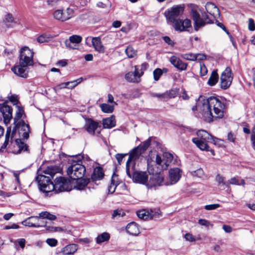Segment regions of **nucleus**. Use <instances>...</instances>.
Returning a JSON list of instances; mask_svg holds the SVG:
<instances>
[{"instance_id": "4", "label": "nucleus", "mask_w": 255, "mask_h": 255, "mask_svg": "<svg viewBox=\"0 0 255 255\" xmlns=\"http://www.w3.org/2000/svg\"><path fill=\"white\" fill-rule=\"evenodd\" d=\"M185 7L184 4H180L167 9L164 12L167 21L174 24L176 21L177 18L183 14Z\"/></svg>"}, {"instance_id": "16", "label": "nucleus", "mask_w": 255, "mask_h": 255, "mask_svg": "<svg viewBox=\"0 0 255 255\" xmlns=\"http://www.w3.org/2000/svg\"><path fill=\"white\" fill-rule=\"evenodd\" d=\"M11 71L17 76L26 79L28 77L29 67L18 64L11 68Z\"/></svg>"}, {"instance_id": "21", "label": "nucleus", "mask_w": 255, "mask_h": 255, "mask_svg": "<svg viewBox=\"0 0 255 255\" xmlns=\"http://www.w3.org/2000/svg\"><path fill=\"white\" fill-rule=\"evenodd\" d=\"M169 61L174 67L180 71H184L186 70L187 63L182 61L179 58L172 56L170 58Z\"/></svg>"}, {"instance_id": "32", "label": "nucleus", "mask_w": 255, "mask_h": 255, "mask_svg": "<svg viewBox=\"0 0 255 255\" xmlns=\"http://www.w3.org/2000/svg\"><path fill=\"white\" fill-rule=\"evenodd\" d=\"M56 36V35H52L49 33H42V34L37 38V41L39 43L48 42L51 41L53 38Z\"/></svg>"}, {"instance_id": "49", "label": "nucleus", "mask_w": 255, "mask_h": 255, "mask_svg": "<svg viewBox=\"0 0 255 255\" xmlns=\"http://www.w3.org/2000/svg\"><path fill=\"white\" fill-rule=\"evenodd\" d=\"M190 173L193 176L201 177L204 174V171L202 168H199L196 170L190 171Z\"/></svg>"}, {"instance_id": "44", "label": "nucleus", "mask_w": 255, "mask_h": 255, "mask_svg": "<svg viewBox=\"0 0 255 255\" xmlns=\"http://www.w3.org/2000/svg\"><path fill=\"white\" fill-rule=\"evenodd\" d=\"M215 180L218 182V185H224L226 187H229V183L228 182L225 181V178L219 174H218L215 177Z\"/></svg>"}, {"instance_id": "12", "label": "nucleus", "mask_w": 255, "mask_h": 255, "mask_svg": "<svg viewBox=\"0 0 255 255\" xmlns=\"http://www.w3.org/2000/svg\"><path fill=\"white\" fill-rule=\"evenodd\" d=\"M173 26L176 31H190L192 29V22L190 19H177L176 21L173 24Z\"/></svg>"}, {"instance_id": "24", "label": "nucleus", "mask_w": 255, "mask_h": 255, "mask_svg": "<svg viewBox=\"0 0 255 255\" xmlns=\"http://www.w3.org/2000/svg\"><path fill=\"white\" fill-rule=\"evenodd\" d=\"M206 10L211 15L215 18L220 16L219 10L212 2H207L205 5Z\"/></svg>"}, {"instance_id": "15", "label": "nucleus", "mask_w": 255, "mask_h": 255, "mask_svg": "<svg viewBox=\"0 0 255 255\" xmlns=\"http://www.w3.org/2000/svg\"><path fill=\"white\" fill-rule=\"evenodd\" d=\"M0 111L3 116V122L7 125L12 118V109L3 103L0 104Z\"/></svg>"}, {"instance_id": "11", "label": "nucleus", "mask_w": 255, "mask_h": 255, "mask_svg": "<svg viewBox=\"0 0 255 255\" xmlns=\"http://www.w3.org/2000/svg\"><path fill=\"white\" fill-rule=\"evenodd\" d=\"M130 174L133 182L139 183L143 185H145L148 183V176L146 172L137 171L135 169L132 170L130 169Z\"/></svg>"}, {"instance_id": "2", "label": "nucleus", "mask_w": 255, "mask_h": 255, "mask_svg": "<svg viewBox=\"0 0 255 255\" xmlns=\"http://www.w3.org/2000/svg\"><path fill=\"white\" fill-rule=\"evenodd\" d=\"M61 169L57 165L48 166L42 172L44 175L38 174L36 177V180L38 182V187L40 191L44 193H48L52 191V189H48L50 185H53L51 178L53 179L56 173H60Z\"/></svg>"}, {"instance_id": "58", "label": "nucleus", "mask_w": 255, "mask_h": 255, "mask_svg": "<svg viewBox=\"0 0 255 255\" xmlns=\"http://www.w3.org/2000/svg\"><path fill=\"white\" fill-rule=\"evenodd\" d=\"M198 224H200V225L204 226L207 227L210 225L213 226L209 221L206 219H200L198 220Z\"/></svg>"}, {"instance_id": "54", "label": "nucleus", "mask_w": 255, "mask_h": 255, "mask_svg": "<svg viewBox=\"0 0 255 255\" xmlns=\"http://www.w3.org/2000/svg\"><path fill=\"white\" fill-rule=\"evenodd\" d=\"M46 243L50 247H55L58 243L57 240L54 238H48L46 241Z\"/></svg>"}, {"instance_id": "48", "label": "nucleus", "mask_w": 255, "mask_h": 255, "mask_svg": "<svg viewBox=\"0 0 255 255\" xmlns=\"http://www.w3.org/2000/svg\"><path fill=\"white\" fill-rule=\"evenodd\" d=\"M182 57L185 60L189 61H195L196 60V57H195V54L193 53H186L182 55Z\"/></svg>"}, {"instance_id": "38", "label": "nucleus", "mask_w": 255, "mask_h": 255, "mask_svg": "<svg viewBox=\"0 0 255 255\" xmlns=\"http://www.w3.org/2000/svg\"><path fill=\"white\" fill-rule=\"evenodd\" d=\"M219 76L217 71V70H214L211 73L210 78L207 82V84L211 86H213L217 84Z\"/></svg>"}, {"instance_id": "34", "label": "nucleus", "mask_w": 255, "mask_h": 255, "mask_svg": "<svg viewBox=\"0 0 255 255\" xmlns=\"http://www.w3.org/2000/svg\"><path fill=\"white\" fill-rule=\"evenodd\" d=\"M36 219L41 218L42 219H47L50 221H54L57 219L55 215L51 214L47 211H43L39 213L38 216H35Z\"/></svg>"}, {"instance_id": "7", "label": "nucleus", "mask_w": 255, "mask_h": 255, "mask_svg": "<svg viewBox=\"0 0 255 255\" xmlns=\"http://www.w3.org/2000/svg\"><path fill=\"white\" fill-rule=\"evenodd\" d=\"M33 55V52L28 47H22L19 50L18 63L27 67L33 66L34 64Z\"/></svg>"}, {"instance_id": "39", "label": "nucleus", "mask_w": 255, "mask_h": 255, "mask_svg": "<svg viewBox=\"0 0 255 255\" xmlns=\"http://www.w3.org/2000/svg\"><path fill=\"white\" fill-rule=\"evenodd\" d=\"M16 108L17 109L13 119V124L18 123L20 120H22L21 119L24 113V109L22 107L17 105Z\"/></svg>"}, {"instance_id": "37", "label": "nucleus", "mask_w": 255, "mask_h": 255, "mask_svg": "<svg viewBox=\"0 0 255 255\" xmlns=\"http://www.w3.org/2000/svg\"><path fill=\"white\" fill-rule=\"evenodd\" d=\"M179 91V89L172 88L164 92L166 101L170 99L175 98L178 95Z\"/></svg>"}, {"instance_id": "19", "label": "nucleus", "mask_w": 255, "mask_h": 255, "mask_svg": "<svg viewBox=\"0 0 255 255\" xmlns=\"http://www.w3.org/2000/svg\"><path fill=\"white\" fill-rule=\"evenodd\" d=\"M140 76L138 66H134V72H129L125 75V79L129 82L139 83L140 82Z\"/></svg>"}, {"instance_id": "25", "label": "nucleus", "mask_w": 255, "mask_h": 255, "mask_svg": "<svg viewBox=\"0 0 255 255\" xmlns=\"http://www.w3.org/2000/svg\"><path fill=\"white\" fill-rule=\"evenodd\" d=\"M105 174L101 167H96L94 169L93 172L91 175V180L93 182L96 181L102 180Z\"/></svg>"}, {"instance_id": "29", "label": "nucleus", "mask_w": 255, "mask_h": 255, "mask_svg": "<svg viewBox=\"0 0 255 255\" xmlns=\"http://www.w3.org/2000/svg\"><path fill=\"white\" fill-rule=\"evenodd\" d=\"M103 126L104 128H112L116 125L115 117L114 115L103 119Z\"/></svg>"}, {"instance_id": "27", "label": "nucleus", "mask_w": 255, "mask_h": 255, "mask_svg": "<svg viewBox=\"0 0 255 255\" xmlns=\"http://www.w3.org/2000/svg\"><path fill=\"white\" fill-rule=\"evenodd\" d=\"M78 249L76 244H69L62 248L59 253H61L64 255H70L74 254Z\"/></svg>"}, {"instance_id": "1", "label": "nucleus", "mask_w": 255, "mask_h": 255, "mask_svg": "<svg viewBox=\"0 0 255 255\" xmlns=\"http://www.w3.org/2000/svg\"><path fill=\"white\" fill-rule=\"evenodd\" d=\"M227 106L226 99L220 96H210L204 99L200 106V111L203 120L210 123L213 119L223 118Z\"/></svg>"}, {"instance_id": "26", "label": "nucleus", "mask_w": 255, "mask_h": 255, "mask_svg": "<svg viewBox=\"0 0 255 255\" xmlns=\"http://www.w3.org/2000/svg\"><path fill=\"white\" fill-rule=\"evenodd\" d=\"M127 232L133 236H137L140 233L137 224L134 222L128 223L126 227Z\"/></svg>"}, {"instance_id": "5", "label": "nucleus", "mask_w": 255, "mask_h": 255, "mask_svg": "<svg viewBox=\"0 0 255 255\" xmlns=\"http://www.w3.org/2000/svg\"><path fill=\"white\" fill-rule=\"evenodd\" d=\"M191 14L194 22V29L195 31H198L206 24L212 22V20L209 19L207 15L205 13H202L201 17L197 11L193 8L191 9Z\"/></svg>"}, {"instance_id": "53", "label": "nucleus", "mask_w": 255, "mask_h": 255, "mask_svg": "<svg viewBox=\"0 0 255 255\" xmlns=\"http://www.w3.org/2000/svg\"><path fill=\"white\" fill-rule=\"evenodd\" d=\"M125 215V214L122 211V210H115L112 214V218H115V217H123Z\"/></svg>"}, {"instance_id": "14", "label": "nucleus", "mask_w": 255, "mask_h": 255, "mask_svg": "<svg viewBox=\"0 0 255 255\" xmlns=\"http://www.w3.org/2000/svg\"><path fill=\"white\" fill-rule=\"evenodd\" d=\"M152 176H151L149 178L148 183L146 184V187L148 189H152L156 186H160L163 185H165L167 184L166 183H164V178L160 174H153V173H152Z\"/></svg>"}, {"instance_id": "46", "label": "nucleus", "mask_w": 255, "mask_h": 255, "mask_svg": "<svg viewBox=\"0 0 255 255\" xmlns=\"http://www.w3.org/2000/svg\"><path fill=\"white\" fill-rule=\"evenodd\" d=\"M125 52L128 58H133L136 55V51L130 46L127 47Z\"/></svg>"}, {"instance_id": "60", "label": "nucleus", "mask_w": 255, "mask_h": 255, "mask_svg": "<svg viewBox=\"0 0 255 255\" xmlns=\"http://www.w3.org/2000/svg\"><path fill=\"white\" fill-rule=\"evenodd\" d=\"M208 70L204 64H200V75L201 76H203L206 75L207 73Z\"/></svg>"}, {"instance_id": "31", "label": "nucleus", "mask_w": 255, "mask_h": 255, "mask_svg": "<svg viewBox=\"0 0 255 255\" xmlns=\"http://www.w3.org/2000/svg\"><path fill=\"white\" fill-rule=\"evenodd\" d=\"M192 140L201 150L205 151L209 150V146L207 144L208 141L198 140V138H193Z\"/></svg>"}, {"instance_id": "42", "label": "nucleus", "mask_w": 255, "mask_h": 255, "mask_svg": "<svg viewBox=\"0 0 255 255\" xmlns=\"http://www.w3.org/2000/svg\"><path fill=\"white\" fill-rule=\"evenodd\" d=\"M64 20H67L72 17L74 14V10L73 9L68 7L64 11L63 10Z\"/></svg>"}, {"instance_id": "64", "label": "nucleus", "mask_w": 255, "mask_h": 255, "mask_svg": "<svg viewBox=\"0 0 255 255\" xmlns=\"http://www.w3.org/2000/svg\"><path fill=\"white\" fill-rule=\"evenodd\" d=\"M162 38L164 42L167 43L168 45L172 46L174 45V42L172 40H171L169 37L165 36H163Z\"/></svg>"}, {"instance_id": "50", "label": "nucleus", "mask_w": 255, "mask_h": 255, "mask_svg": "<svg viewBox=\"0 0 255 255\" xmlns=\"http://www.w3.org/2000/svg\"><path fill=\"white\" fill-rule=\"evenodd\" d=\"M150 95L152 97H156L159 99L161 101H166L165 97V93H150Z\"/></svg>"}, {"instance_id": "23", "label": "nucleus", "mask_w": 255, "mask_h": 255, "mask_svg": "<svg viewBox=\"0 0 255 255\" xmlns=\"http://www.w3.org/2000/svg\"><path fill=\"white\" fill-rule=\"evenodd\" d=\"M11 127H8L6 129V134L5 135V140L3 144L0 148V152H3L4 149L8 146V148H10L11 145L13 143V138L11 141Z\"/></svg>"}, {"instance_id": "18", "label": "nucleus", "mask_w": 255, "mask_h": 255, "mask_svg": "<svg viewBox=\"0 0 255 255\" xmlns=\"http://www.w3.org/2000/svg\"><path fill=\"white\" fill-rule=\"evenodd\" d=\"M182 171L179 168H174L169 170L170 182H167L166 185H170L176 183L181 176Z\"/></svg>"}, {"instance_id": "8", "label": "nucleus", "mask_w": 255, "mask_h": 255, "mask_svg": "<svg viewBox=\"0 0 255 255\" xmlns=\"http://www.w3.org/2000/svg\"><path fill=\"white\" fill-rule=\"evenodd\" d=\"M13 124L14 126L11 130V141L15 136L17 130L18 131V134L20 137H22L24 139H28L30 132L29 125L25 124L23 120H20L18 123Z\"/></svg>"}, {"instance_id": "41", "label": "nucleus", "mask_w": 255, "mask_h": 255, "mask_svg": "<svg viewBox=\"0 0 255 255\" xmlns=\"http://www.w3.org/2000/svg\"><path fill=\"white\" fill-rule=\"evenodd\" d=\"M110 239V234L107 232H104L98 236V237L96 238V243L98 244H101L104 242L109 241Z\"/></svg>"}, {"instance_id": "9", "label": "nucleus", "mask_w": 255, "mask_h": 255, "mask_svg": "<svg viewBox=\"0 0 255 255\" xmlns=\"http://www.w3.org/2000/svg\"><path fill=\"white\" fill-rule=\"evenodd\" d=\"M142 154L137 147L133 148L128 153V158L126 163V173L128 177H131L130 169H134L135 165V161L139 158Z\"/></svg>"}, {"instance_id": "45", "label": "nucleus", "mask_w": 255, "mask_h": 255, "mask_svg": "<svg viewBox=\"0 0 255 255\" xmlns=\"http://www.w3.org/2000/svg\"><path fill=\"white\" fill-rule=\"evenodd\" d=\"M53 15L55 19L61 21H64L63 10L58 9L55 10L54 12Z\"/></svg>"}, {"instance_id": "13", "label": "nucleus", "mask_w": 255, "mask_h": 255, "mask_svg": "<svg viewBox=\"0 0 255 255\" xmlns=\"http://www.w3.org/2000/svg\"><path fill=\"white\" fill-rule=\"evenodd\" d=\"M75 181L74 188L78 190H83L86 187L90 190L91 188H94L91 187L92 183H90V179L87 177H82L72 179V181Z\"/></svg>"}, {"instance_id": "30", "label": "nucleus", "mask_w": 255, "mask_h": 255, "mask_svg": "<svg viewBox=\"0 0 255 255\" xmlns=\"http://www.w3.org/2000/svg\"><path fill=\"white\" fill-rule=\"evenodd\" d=\"M92 42L93 46L96 51L102 53L105 52V47L102 44L101 39L99 37H93Z\"/></svg>"}, {"instance_id": "3", "label": "nucleus", "mask_w": 255, "mask_h": 255, "mask_svg": "<svg viewBox=\"0 0 255 255\" xmlns=\"http://www.w3.org/2000/svg\"><path fill=\"white\" fill-rule=\"evenodd\" d=\"M48 189H52L55 193H60L64 191H70L72 189V182L71 178L63 176H57L53 185H50Z\"/></svg>"}, {"instance_id": "51", "label": "nucleus", "mask_w": 255, "mask_h": 255, "mask_svg": "<svg viewBox=\"0 0 255 255\" xmlns=\"http://www.w3.org/2000/svg\"><path fill=\"white\" fill-rule=\"evenodd\" d=\"M163 157L166 159L165 162L166 165H168L173 159V155L168 152H165L163 153Z\"/></svg>"}, {"instance_id": "43", "label": "nucleus", "mask_w": 255, "mask_h": 255, "mask_svg": "<svg viewBox=\"0 0 255 255\" xmlns=\"http://www.w3.org/2000/svg\"><path fill=\"white\" fill-rule=\"evenodd\" d=\"M102 111L105 113H112L114 110L113 106L107 104L103 103L100 106Z\"/></svg>"}, {"instance_id": "52", "label": "nucleus", "mask_w": 255, "mask_h": 255, "mask_svg": "<svg viewBox=\"0 0 255 255\" xmlns=\"http://www.w3.org/2000/svg\"><path fill=\"white\" fill-rule=\"evenodd\" d=\"M117 186V185L115 184V181L112 178L111 181V184L108 187L109 192L113 194L115 191Z\"/></svg>"}, {"instance_id": "40", "label": "nucleus", "mask_w": 255, "mask_h": 255, "mask_svg": "<svg viewBox=\"0 0 255 255\" xmlns=\"http://www.w3.org/2000/svg\"><path fill=\"white\" fill-rule=\"evenodd\" d=\"M151 138L152 137H149L147 140L136 146L142 153H144L150 146L151 142Z\"/></svg>"}, {"instance_id": "22", "label": "nucleus", "mask_w": 255, "mask_h": 255, "mask_svg": "<svg viewBox=\"0 0 255 255\" xmlns=\"http://www.w3.org/2000/svg\"><path fill=\"white\" fill-rule=\"evenodd\" d=\"M82 38L81 36L77 35H73L69 37V39L65 40V43L66 47L74 49H76V46L80 43Z\"/></svg>"}, {"instance_id": "10", "label": "nucleus", "mask_w": 255, "mask_h": 255, "mask_svg": "<svg viewBox=\"0 0 255 255\" xmlns=\"http://www.w3.org/2000/svg\"><path fill=\"white\" fill-rule=\"evenodd\" d=\"M233 78V74L232 70L229 67H227L221 75V88L224 90L227 89L230 86Z\"/></svg>"}, {"instance_id": "62", "label": "nucleus", "mask_w": 255, "mask_h": 255, "mask_svg": "<svg viewBox=\"0 0 255 255\" xmlns=\"http://www.w3.org/2000/svg\"><path fill=\"white\" fill-rule=\"evenodd\" d=\"M248 28L250 31H254L255 30V22L254 20L252 18H250L249 19Z\"/></svg>"}, {"instance_id": "28", "label": "nucleus", "mask_w": 255, "mask_h": 255, "mask_svg": "<svg viewBox=\"0 0 255 255\" xmlns=\"http://www.w3.org/2000/svg\"><path fill=\"white\" fill-rule=\"evenodd\" d=\"M136 215L139 219L144 220H146L149 219H152L154 216V213L152 209L150 210V212L145 210L138 211L136 212Z\"/></svg>"}, {"instance_id": "33", "label": "nucleus", "mask_w": 255, "mask_h": 255, "mask_svg": "<svg viewBox=\"0 0 255 255\" xmlns=\"http://www.w3.org/2000/svg\"><path fill=\"white\" fill-rule=\"evenodd\" d=\"M15 143L18 146V150L17 151H12V152L14 153H19L21 151H28V146L26 143L22 141L21 139H15Z\"/></svg>"}, {"instance_id": "36", "label": "nucleus", "mask_w": 255, "mask_h": 255, "mask_svg": "<svg viewBox=\"0 0 255 255\" xmlns=\"http://www.w3.org/2000/svg\"><path fill=\"white\" fill-rule=\"evenodd\" d=\"M32 218H36L35 216H31L30 217L27 218L26 220L22 221L21 222V224L27 227H34V228H39L41 227L45 226V224H35L33 223L30 221V219Z\"/></svg>"}, {"instance_id": "63", "label": "nucleus", "mask_w": 255, "mask_h": 255, "mask_svg": "<svg viewBox=\"0 0 255 255\" xmlns=\"http://www.w3.org/2000/svg\"><path fill=\"white\" fill-rule=\"evenodd\" d=\"M9 100L13 103L14 105H16V106L17 105L18 103H19V101L17 99V97L15 95H11L9 97Z\"/></svg>"}, {"instance_id": "20", "label": "nucleus", "mask_w": 255, "mask_h": 255, "mask_svg": "<svg viewBox=\"0 0 255 255\" xmlns=\"http://www.w3.org/2000/svg\"><path fill=\"white\" fill-rule=\"evenodd\" d=\"M98 127H101V126L97 122L91 118L87 119L85 125V128L90 134L94 135L96 130Z\"/></svg>"}, {"instance_id": "17", "label": "nucleus", "mask_w": 255, "mask_h": 255, "mask_svg": "<svg viewBox=\"0 0 255 255\" xmlns=\"http://www.w3.org/2000/svg\"><path fill=\"white\" fill-rule=\"evenodd\" d=\"M197 135L198 137L196 138H198V140L211 141V143H213L214 144H217V141H220L219 138L212 136L205 130H199L197 132Z\"/></svg>"}, {"instance_id": "47", "label": "nucleus", "mask_w": 255, "mask_h": 255, "mask_svg": "<svg viewBox=\"0 0 255 255\" xmlns=\"http://www.w3.org/2000/svg\"><path fill=\"white\" fill-rule=\"evenodd\" d=\"M163 74V71L160 68H156L153 72V79L157 81L159 80L161 76Z\"/></svg>"}, {"instance_id": "61", "label": "nucleus", "mask_w": 255, "mask_h": 255, "mask_svg": "<svg viewBox=\"0 0 255 255\" xmlns=\"http://www.w3.org/2000/svg\"><path fill=\"white\" fill-rule=\"evenodd\" d=\"M184 238L186 241L193 242L196 241L195 237L190 233H186L184 235Z\"/></svg>"}, {"instance_id": "57", "label": "nucleus", "mask_w": 255, "mask_h": 255, "mask_svg": "<svg viewBox=\"0 0 255 255\" xmlns=\"http://www.w3.org/2000/svg\"><path fill=\"white\" fill-rule=\"evenodd\" d=\"M148 67V64L146 62H144L140 65V69H139V72L140 76H142L144 73V71L147 69Z\"/></svg>"}, {"instance_id": "35", "label": "nucleus", "mask_w": 255, "mask_h": 255, "mask_svg": "<svg viewBox=\"0 0 255 255\" xmlns=\"http://www.w3.org/2000/svg\"><path fill=\"white\" fill-rule=\"evenodd\" d=\"M3 22L7 27H12L15 23L14 18L12 14L7 13L3 19Z\"/></svg>"}, {"instance_id": "59", "label": "nucleus", "mask_w": 255, "mask_h": 255, "mask_svg": "<svg viewBox=\"0 0 255 255\" xmlns=\"http://www.w3.org/2000/svg\"><path fill=\"white\" fill-rule=\"evenodd\" d=\"M127 155H128V153H117L116 154L115 157L119 164H121V162L122 159Z\"/></svg>"}, {"instance_id": "55", "label": "nucleus", "mask_w": 255, "mask_h": 255, "mask_svg": "<svg viewBox=\"0 0 255 255\" xmlns=\"http://www.w3.org/2000/svg\"><path fill=\"white\" fill-rule=\"evenodd\" d=\"M220 206V205L219 204H214L207 205L205 206L204 208L206 210H215L217 208H219Z\"/></svg>"}, {"instance_id": "56", "label": "nucleus", "mask_w": 255, "mask_h": 255, "mask_svg": "<svg viewBox=\"0 0 255 255\" xmlns=\"http://www.w3.org/2000/svg\"><path fill=\"white\" fill-rule=\"evenodd\" d=\"M70 84H71L70 82H65V83H62L58 85L57 86H56L54 88V89L56 90L57 89L59 90V89H63V88H68V86H69Z\"/></svg>"}, {"instance_id": "6", "label": "nucleus", "mask_w": 255, "mask_h": 255, "mask_svg": "<svg viewBox=\"0 0 255 255\" xmlns=\"http://www.w3.org/2000/svg\"><path fill=\"white\" fill-rule=\"evenodd\" d=\"M79 162H81V160H78V162L74 161L67 168V174L71 179L83 177L86 174L85 166L79 163Z\"/></svg>"}]
</instances>
